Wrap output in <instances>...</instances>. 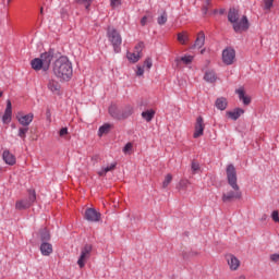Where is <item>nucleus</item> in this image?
Returning <instances> with one entry per match:
<instances>
[{"label": "nucleus", "instance_id": "obj_42", "mask_svg": "<svg viewBox=\"0 0 279 279\" xmlns=\"http://www.w3.org/2000/svg\"><path fill=\"white\" fill-rule=\"evenodd\" d=\"M66 134H69V129H68V128H62V129L59 131V135H60V136H66Z\"/></svg>", "mask_w": 279, "mask_h": 279}, {"label": "nucleus", "instance_id": "obj_32", "mask_svg": "<svg viewBox=\"0 0 279 279\" xmlns=\"http://www.w3.org/2000/svg\"><path fill=\"white\" fill-rule=\"evenodd\" d=\"M172 180H173V175H171V173H168L165 177V180L162 182V189H167V186H169L171 184Z\"/></svg>", "mask_w": 279, "mask_h": 279}, {"label": "nucleus", "instance_id": "obj_57", "mask_svg": "<svg viewBox=\"0 0 279 279\" xmlns=\"http://www.w3.org/2000/svg\"><path fill=\"white\" fill-rule=\"evenodd\" d=\"M12 0H8V3H10Z\"/></svg>", "mask_w": 279, "mask_h": 279}, {"label": "nucleus", "instance_id": "obj_47", "mask_svg": "<svg viewBox=\"0 0 279 279\" xmlns=\"http://www.w3.org/2000/svg\"><path fill=\"white\" fill-rule=\"evenodd\" d=\"M202 12H203V14H208V7L207 5H203Z\"/></svg>", "mask_w": 279, "mask_h": 279}, {"label": "nucleus", "instance_id": "obj_44", "mask_svg": "<svg viewBox=\"0 0 279 279\" xmlns=\"http://www.w3.org/2000/svg\"><path fill=\"white\" fill-rule=\"evenodd\" d=\"M131 149H132V143H128V144L123 147L124 154H128V151H130Z\"/></svg>", "mask_w": 279, "mask_h": 279}, {"label": "nucleus", "instance_id": "obj_55", "mask_svg": "<svg viewBox=\"0 0 279 279\" xmlns=\"http://www.w3.org/2000/svg\"><path fill=\"white\" fill-rule=\"evenodd\" d=\"M0 97H3V92H0Z\"/></svg>", "mask_w": 279, "mask_h": 279}, {"label": "nucleus", "instance_id": "obj_11", "mask_svg": "<svg viewBox=\"0 0 279 279\" xmlns=\"http://www.w3.org/2000/svg\"><path fill=\"white\" fill-rule=\"evenodd\" d=\"M11 122H12V101L8 99L4 114L2 116V123L4 125H8Z\"/></svg>", "mask_w": 279, "mask_h": 279}, {"label": "nucleus", "instance_id": "obj_15", "mask_svg": "<svg viewBox=\"0 0 279 279\" xmlns=\"http://www.w3.org/2000/svg\"><path fill=\"white\" fill-rule=\"evenodd\" d=\"M44 64V71H49V66L51 65V60H53V53L44 52L39 58Z\"/></svg>", "mask_w": 279, "mask_h": 279}, {"label": "nucleus", "instance_id": "obj_16", "mask_svg": "<svg viewBox=\"0 0 279 279\" xmlns=\"http://www.w3.org/2000/svg\"><path fill=\"white\" fill-rule=\"evenodd\" d=\"M108 112L111 119H114L116 121H121L122 111L117 105L109 106Z\"/></svg>", "mask_w": 279, "mask_h": 279}, {"label": "nucleus", "instance_id": "obj_46", "mask_svg": "<svg viewBox=\"0 0 279 279\" xmlns=\"http://www.w3.org/2000/svg\"><path fill=\"white\" fill-rule=\"evenodd\" d=\"M141 25H142V27H145L147 25V15H145L141 19Z\"/></svg>", "mask_w": 279, "mask_h": 279}, {"label": "nucleus", "instance_id": "obj_3", "mask_svg": "<svg viewBox=\"0 0 279 279\" xmlns=\"http://www.w3.org/2000/svg\"><path fill=\"white\" fill-rule=\"evenodd\" d=\"M239 10L230 9L228 13V21L232 23L233 29L235 34H243V32H247L250 29V21H247V16H242L239 20Z\"/></svg>", "mask_w": 279, "mask_h": 279}, {"label": "nucleus", "instance_id": "obj_8", "mask_svg": "<svg viewBox=\"0 0 279 279\" xmlns=\"http://www.w3.org/2000/svg\"><path fill=\"white\" fill-rule=\"evenodd\" d=\"M47 88L48 90H50V93H52V95H62V85H60V82H58V80H48Z\"/></svg>", "mask_w": 279, "mask_h": 279}, {"label": "nucleus", "instance_id": "obj_40", "mask_svg": "<svg viewBox=\"0 0 279 279\" xmlns=\"http://www.w3.org/2000/svg\"><path fill=\"white\" fill-rule=\"evenodd\" d=\"M272 220L278 223L279 222V213L278 210H274L271 214Z\"/></svg>", "mask_w": 279, "mask_h": 279}, {"label": "nucleus", "instance_id": "obj_21", "mask_svg": "<svg viewBox=\"0 0 279 279\" xmlns=\"http://www.w3.org/2000/svg\"><path fill=\"white\" fill-rule=\"evenodd\" d=\"M121 121H125V119H130L132 114H134V107L128 105L123 109H121Z\"/></svg>", "mask_w": 279, "mask_h": 279}, {"label": "nucleus", "instance_id": "obj_5", "mask_svg": "<svg viewBox=\"0 0 279 279\" xmlns=\"http://www.w3.org/2000/svg\"><path fill=\"white\" fill-rule=\"evenodd\" d=\"M36 202V191L28 190V197L24 199H20L15 203L16 210H27V208H32Z\"/></svg>", "mask_w": 279, "mask_h": 279}, {"label": "nucleus", "instance_id": "obj_56", "mask_svg": "<svg viewBox=\"0 0 279 279\" xmlns=\"http://www.w3.org/2000/svg\"><path fill=\"white\" fill-rule=\"evenodd\" d=\"M40 14H43V8L40 9Z\"/></svg>", "mask_w": 279, "mask_h": 279}, {"label": "nucleus", "instance_id": "obj_4", "mask_svg": "<svg viewBox=\"0 0 279 279\" xmlns=\"http://www.w3.org/2000/svg\"><path fill=\"white\" fill-rule=\"evenodd\" d=\"M107 38L111 44L114 53H121V45L123 44V38L121 37V33L113 26L107 27Z\"/></svg>", "mask_w": 279, "mask_h": 279}, {"label": "nucleus", "instance_id": "obj_26", "mask_svg": "<svg viewBox=\"0 0 279 279\" xmlns=\"http://www.w3.org/2000/svg\"><path fill=\"white\" fill-rule=\"evenodd\" d=\"M40 241L41 243H47V241L51 240V234L49 233V230L47 228H44L39 231Z\"/></svg>", "mask_w": 279, "mask_h": 279}, {"label": "nucleus", "instance_id": "obj_12", "mask_svg": "<svg viewBox=\"0 0 279 279\" xmlns=\"http://www.w3.org/2000/svg\"><path fill=\"white\" fill-rule=\"evenodd\" d=\"M204 128H205L204 118L198 117L196 119L195 131H194L193 137L199 138V136H204Z\"/></svg>", "mask_w": 279, "mask_h": 279}, {"label": "nucleus", "instance_id": "obj_52", "mask_svg": "<svg viewBox=\"0 0 279 279\" xmlns=\"http://www.w3.org/2000/svg\"><path fill=\"white\" fill-rule=\"evenodd\" d=\"M97 158H99V156H94V157H92V160H97Z\"/></svg>", "mask_w": 279, "mask_h": 279}, {"label": "nucleus", "instance_id": "obj_38", "mask_svg": "<svg viewBox=\"0 0 279 279\" xmlns=\"http://www.w3.org/2000/svg\"><path fill=\"white\" fill-rule=\"evenodd\" d=\"M144 66H146V69H151V66H154V62L151 61V58H147L145 61H144Z\"/></svg>", "mask_w": 279, "mask_h": 279}, {"label": "nucleus", "instance_id": "obj_41", "mask_svg": "<svg viewBox=\"0 0 279 279\" xmlns=\"http://www.w3.org/2000/svg\"><path fill=\"white\" fill-rule=\"evenodd\" d=\"M111 8H119L121 5V0H110Z\"/></svg>", "mask_w": 279, "mask_h": 279}, {"label": "nucleus", "instance_id": "obj_29", "mask_svg": "<svg viewBox=\"0 0 279 279\" xmlns=\"http://www.w3.org/2000/svg\"><path fill=\"white\" fill-rule=\"evenodd\" d=\"M114 169H117V162H112V163H110V166H107V167L102 168V169L98 172V175L104 177V175H106V173H108L109 171H114Z\"/></svg>", "mask_w": 279, "mask_h": 279}, {"label": "nucleus", "instance_id": "obj_18", "mask_svg": "<svg viewBox=\"0 0 279 279\" xmlns=\"http://www.w3.org/2000/svg\"><path fill=\"white\" fill-rule=\"evenodd\" d=\"M242 114H245V110L241 108H235L234 111H227L226 116L232 121H236L240 119Z\"/></svg>", "mask_w": 279, "mask_h": 279}, {"label": "nucleus", "instance_id": "obj_39", "mask_svg": "<svg viewBox=\"0 0 279 279\" xmlns=\"http://www.w3.org/2000/svg\"><path fill=\"white\" fill-rule=\"evenodd\" d=\"M191 169H192L193 173H197V171H199V163L193 161Z\"/></svg>", "mask_w": 279, "mask_h": 279}, {"label": "nucleus", "instance_id": "obj_20", "mask_svg": "<svg viewBox=\"0 0 279 279\" xmlns=\"http://www.w3.org/2000/svg\"><path fill=\"white\" fill-rule=\"evenodd\" d=\"M236 95L239 96V100L243 101L244 106H250V104H252V98L245 96V90L243 88L236 89Z\"/></svg>", "mask_w": 279, "mask_h": 279}, {"label": "nucleus", "instance_id": "obj_17", "mask_svg": "<svg viewBox=\"0 0 279 279\" xmlns=\"http://www.w3.org/2000/svg\"><path fill=\"white\" fill-rule=\"evenodd\" d=\"M40 252L43 256H51L53 254V245L49 242H43L40 244Z\"/></svg>", "mask_w": 279, "mask_h": 279}, {"label": "nucleus", "instance_id": "obj_30", "mask_svg": "<svg viewBox=\"0 0 279 279\" xmlns=\"http://www.w3.org/2000/svg\"><path fill=\"white\" fill-rule=\"evenodd\" d=\"M29 132V126H23L19 129L17 136L25 141L27 138V133Z\"/></svg>", "mask_w": 279, "mask_h": 279}, {"label": "nucleus", "instance_id": "obj_14", "mask_svg": "<svg viewBox=\"0 0 279 279\" xmlns=\"http://www.w3.org/2000/svg\"><path fill=\"white\" fill-rule=\"evenodd\" d=\"M227 263L231 271H236V269L241 267V260H239L233 254L227 255Z\"/></svg>", "mask_w": 279, "mask_h": 279}, {"label": "nucleus", "instance_id": "obj_37", "mask_svg": "<svg viewBox=\"0 0 279 279\" xmlns=\"http://www.w3.org/2000/svg\"><path fill=\"white\" fill-rule=\"evenodd\" d=\"M181 62H183L184 64H191V62H193V56L181 57Z\"/></svg>", "mask_w": 279, "mask_h": 279}, {"label": "nucleus", "instance_id": "obj_45", "mask_svg": "<svg viewBox=\"0 0 279 279\" xmlns=\"http://www.w3.org/2000/svg\"><path fill=\"white\" fill-rule=\"evenodd\" d=\"M144 73H145V69H143V66H137L136 75L141 76V75H144Z\"/></svg>", "mask_w": 279, "mask_h": 279}, {"label": "nucleus", "instance_id": "obj_22", "mask_svg": "<svg viewBox=\"0 0 279 279\" xmlns=\"http://www.w3.org/2000/svg\"><path fill=\"white\" fill-rule=\"evenodd\" d=\"M31 66L34 71H45V64L40 58H35L31 61Z\"/></svg>", "mask_w": 279, "mask_h": 279}, {"label": "nucleus", "instance_id": "obj_31", "mask_svg": "<svg viewBox=\"0 0 279 279\" xmlns=\"http://www.w3.org/2000/svg\"><path fill=\"white\" fill-rule=\"evenodd\" d=\"M78 5H84L86 10H90L94 0H74Z\"/></svg>", "mask_w": 279, "mask_h": 279}, {"label": "nucleus", "instance_id": "obj_9", "mask_svg": "<svg viewBox=\"0 0 279 279\" xmlns=\"http://www.w3.org/2000/svg\"><path fill=\"white\" fill-rule=\"evenodd\" d=\"M85 219L92 223H97L101 219V213L97 211L95 208H87L85 210Z\"/></svg>", "mask_w": 279, "mask_h": 279}, {"label": "nucleus", "instance_id": "obj_13", "mask_svg": "<svg viewBox=\"0 0 279 279\" xmlns=\"http://www.w3.org/2000/svg\"><path fill=\"white\" fill-rule=\"evenodd\" d=\"M2 160L10 167H14V165H16V156H14V154H12L9 149L3 150Z\"/></svg>", "mask_w": 279, "mask_h": 279}, {"label": "nucleus", "instance_id": "obj_23", "mask_svg": "<svg viewBox=\"0 0 279 279\" xmlns=\"http://www.w3.org/2000/svg\"><path fill=\"white\" fill-rule=\"evenodd\" d=\"M205 82L208 84H215L217 82V73L214 70H207L204 75Z\"/></svg>", "mask_w": 279, "mask_h": 279}, {"label": "nucleus", "instance_id": "obj_48", "mask_svg": "<svg viewBox=\"0 0 279 279\" xmlns=\"http://www.w3.org/2000/svg\"><path fill=\"white\" fill-rule=\"evenodd\" d=\"M180 186H186V184H189V181H184V180H182V181H180Z\"/></svg>", "mask_w": 279, "mask_h": 279}, {"label": "nucleus", "instance_id": "obj_33", "mask_svg": "<svg viewBox=\"0 0 279 279\" xmlns=\"http://www.w3.org/2000/svg\"><path fill=\"white\" fill-rule=\"evenodd\" d=\"M178 40L179 43H181V45H186V40H189V36L184 33H179Z\"/></svg>", "mask_w": 279, "mask_h": 279}, {"label": "nucleus", "instance_id": "obj_53", "mask_svg": "<svg viewBox=\"0 0 279 279\" xmlns=\"http://www.w3.org/2000/svg\"><path fill=\"white\" fill-rule=\"evenodd\" d=\"M265 219H267V215H264V216L262 217V220H265Z\"/></svg>", "mask_w": 279, "mask_h": 279}, {"label": "nucleus", "instance_id": "obj_19", "mask_svg": "<svg viewBox=\"0 0 279 279\" xmlns=\"http://www.w3.org/2000/svg\"><path fill=\"white\" fill-rule=\"evenodd\" d=\"M205 43H206V34H204V31H201L197 34V37L194 43V47H196L197 49H202V47H204Z\"/></svg>", "mask_w": 279, "mask_h": 279}, {"label": "nucleus", "instance_id": "obj_1", "mask_svg": "<svg viewBox=\"0 0 279 279\" xmlns=\"http://www.w3.org/2000/svg\"><path fill=\"white\" fill-rule=\"evenodd\" d=\"M226 171L228 184L231 186V189H233V191L222 194V202L225 204L228 202H232V199H241V197H243L241 187H239V183H236V168H234V165H228Z\"/></svg>", "mask_w": 279, "mask_h": 279}, {"label": "nucleus", "instance_id": "obj_28", "mask_svg": "<svg viewBox=\"0 0 279 279\" xmlns=\"http://www.w3.org/2000/svg\"><path fill=\"white\" fill-rule=\"evenodd\" d=\"M126 58L133 64H136L141 60V54L138 52H128Z\"/></svg>", "mask_w": 279, "mask_h": 279}, {"label": "nucleus", "instance_id": "obj_50", "mask_svg": "<svg viewBox=\"0 0 279 279\" xmlns=\"http://www.w3.org/2000/svg\"><path fill=\"white\" fill-rule=\"evenodd\" d=\"M219 14H226V9H220Z\"/></svg>", "mask_w": 279, "mask_h": 279}, {"label": "nucleus", "instance_id": "obj_10", "mask_svg": "<svg viewBox=\"0 0 279 279\" xmlns=\"http://www.w3.org/2000/svg\"><path fill=\"white\" fill-rule=\"evenodd\" d=\"M16 119L20 125H23V128H29L32 121H34V113H27L24 116L22 113H17Z\"/></svg>", "mask_w": 279, "mask_h": 279}, {"label": "nucleus", "instance_id": "obj_34", "mask_svg": "<svg viewBox=\"0 0 279 279\" xmlns=\"http://www.w3.org/2000/svg\"><path fill=\"white\" fill-rule=\"evenodd\" d=\"M143 49H145V44L143 41H140L135 47H134V52L138 53L141 56V53H143Z\"/></svg>", "mask_w": 279, "mask_h": 279}, {"label": "nucleus", "instance_id": "obj_2", "mask_svg": "<svg viewBox=\"0 0 279 279\" xmlns=\"http://www.w3.org/2000/svg\"><path fill=\"white\" fill-rule=\"evenodd\" d=\"M52 73L59 82H71L73 77V63L66 57L57 59L52 66Z\"/></svg>", "mask_w": 279, "mask_h": 279}, {"label": "nucleus", "instance_id": "obj_54", "mask_svg": "<svg viewBox=\"0 0 279 279\" xmlns=\"http://www.w3.org/2000/svg\"><path fill=\"white\" fill-rule=\"evenodd\" d=\"M217 12H219L218 10H214V14H217Z\"/></svg>", "mask_w": 279, "mask_h": 279}, {"label": "nucleus", "instance_id": "obj_35", "mask_svg": "<svg viewBox=\"0 0 279 279\" xmlns=\"http://www.w3.org/2000/svg\"><path fill=\"white\" fill-rule=\"evenodd\" d=\"M167 12H163L158 19H157V23L158 25H165V23H167Z\"/></svg>", "mask_w": 279, "mask_h": 279}, {"label": "nucleus", "instance_id": "obj_51", "mask_svg": "<svg viewBox=\"0 0 279 279\" xmlns=\"http://www.w3.org/2000/svg\"><path fill=\"white\" fill-rule=\"evenodd\" d=\"M235 279H247V278H245V275H241V276H239V277L235 278Z\"/></svg>", "mask_w": 279, "mask_h": 279}, {"label": "nucleus", "instance_id": "obj_25", "mask_svg": "<svg viewBox=\"0 0 279 279\" xmlns=\"http://www.w3.org/2000/svg\"><path fill=\"white\" fill-rule=\"evenodd\" d=\"M154 117H156V111L154 110H146L142 112V118L147 123L151 122L154 120Z\"/></svg>", "mask_w": 279, "mask_h": 279}, {"label": "nucleus", "instance_id": "obj_43", "mask_svg": "<svg viewBox=\"0 0 279 279\" xmlns=\"http://www.w3.org/2000/svg\"><path fill=\"white\" fill-rule=\"evenodd\" d=\"M270 260H271L272 263H278V260H279V254H278V253H275V254L270 255Z\"/></svg>", "mask_w": 279, "mask_h": 279}, {"label": "nucleus", "instance_id": "obj_36", "mask_svg": "<svg viewBox=\"0 0 279 279\" xmlns=\"http://www.w3.org/2000/svg\"><path fill=\"white\" fill-rule=\"evenodd\" d=\"M274 8V0H264V10H271Z\"/></svg>", "mask_w": 279, "mask_h": 279}, {"label": "nucleus", "instance_id": "obj_7", "mask_svg": "<svg viewBox=\"0 0 279 279\" xmlns=\"http://www.w3.org/2000/svg\"><path fill=\"white\" fill-rule=\"evenodd\" d=\"M234 58H236V51H234L233 48H226L222 51V62L227 64V66L234 63Z\"/></svg>", "mask_w": 279, "mask_h": 279}, {"label": "nucleus", "instance_id": "obj_49", "mask_svg": "<svg viewBox=\"0 0 279 279\" xmlns=\"http://www.w3.org/2000/svg\"><path fill=\"white\" fill-rule=\"evenodd\" d=\"M210 0H205V4L204 5H207V8L210 5Z\"/></svg>", "mask_w": 279, "mask_h": 279}, {"label": "nucleus", "instance_id": "obj_6", "mask_svg": "<svg viewBox=\"0 0 279 279\" xmlns=\"http://www.w3.org/2000/svg\"><path fill=\"white\" fill-rule=\"evenodd\" d=\"M93 252V246L90 244H86L82 251H81V255L78 257L77 260V265L81 269H83V267L86 266V260H88V258H90V253Z\"/></svg>", "mask_w": 279, "mask_h": 279}, {"label": "nucleus", "instance_id": "obj_27", "mask_svg": "<svg viewBox=\"0 0 279 279\" xmlns=\"http://www.w3.org/2000/svg\"><path fill=\"white\" fill-rule=\"evenodd\" d=\"M112 130V124L105 123L98 129V136H104V134H108Z\"/></svg>", "mask_w": 279, "mask_h": 279}, {"label": "nucleus", "instance_id": "obj_24", "mask_svg": "<svg viewBox=\"0 0 279 279\" xmlns=\"http://www.w3.org/2000/svg\"><path fill=\"white\" fill-rule=\"evenodd\" d=\"M215 106L217 108V110H226V108H228V99H226L225 97H220L218 99H216Z\"/></svg>", "mask_w": 279, "mask_h": 279}]
</instances>
